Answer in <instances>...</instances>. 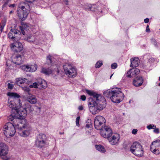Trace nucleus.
I'll use <instances>...</instances> for the list:
<instances>
[{
	"label": "nucleus",
	"instance_id": "55",
	"mask_svg": "<svg viewBox=\"0 0 160 160\" xmlns=\"http://www.w3.org/2000/svg\"><path fill=\"white\" fill-rule=\"evenodd\" d=\"M64 3L66 5H68V0H64L63 1Z\"/></svg>",
	"mask_w": 160,
	"mask_h": 160
},
{
	"label": "nucleus",
	"instance_id": "31",
	"mask_svg": "<svg viewBox=\"0 0 160 160\" xmlns=\"http://www.w3.org/2000/svg\"><path fill=\"white\" fill-rule=\"evenodd\" d=\"M86 127L88 128H91L92 127V121L90 119H88L86 121Z\"/></svg>",
	"mask_w": 160,
	"mask_h": 160
},
{
	"label": "nucleus",
	"instance_id": "7",
	"mask_svg": "<svg viewBox=\"0 0 160 160\" xmlns=\"http://www.w3.org/2000/svg\"><path fill=\"white\" fill-rule=\"evenodd\" d=\"M46 141V135L43 134H40L37 135L36 138L35 146L40 148H44L48 145Z\"/></svg>",
	"mask_w": 160,
	"mask_h": 160
},
{
	"label": "nucleus",
	"instance_id": "30",
	"mask_svg": "<svg viewBox=\"0 0 160 160\" xmlns=\"http://www.w3.org/2000/svg\"><path fill=\"white\" fill-rule=\"evenodd\" d=\"M29 72H34L37 69V66L36 64L32 65L30 66L29 65Z\"/></svg>",
	"mask_w": 160,
	"mask_h": 160
},
{
	"label": "nucleus",
	"instance_id": "5",
	"mask_svg": "<svg viewBox=\"0 0 160 160\" xmlns=\"http://www.w3.org/2000/svg\"><path fill=\"white\" fill-rule=\"evenodd\" d=\"M18 130L15 125L12 124L11 122H8L3 126L2 130V133L7 138L12 137Z\"/></svg>",
	"mask_w": 160,
	"mask_h": 160
},
{
	"label": "nucleus",
	"instance_id": "23",
	"mask_svg": "<svg viewBox=\"0 0 160 160\" xmlns=\"http://www.w3.org/2000/svg\"><path fill=\"white\" fill-rule=\"evenodd\" d=\"M41 72L46 75H49L52 73V71L51 69L48 68H42L41 71Z\"/></svg>",
	"mask_w": 160,
	"mask_h": 160
},
{
	"label": "nucleus",
	"instance_id": "35",
	"mask_svg": "<svg viewBox=\"0 0 160 160\" xmlns=\"http://www.w3.org/2000/svg\"><path fill=\"white\" fill-rule=\"evenodd\" d=\"M95 147L97 150H103L104 149V147L100 145H96Z\"/></svg>",
	"mask_w": 160,
	"mask_h": 160
},
{
	"label": "nucleus",
	"instance_id": "43",
	"mask_svg": "<svg viewBox=\"0 0 160 160\" xmlns=\"http://www.w3.org/2000/svg\"><path fill=\"white\" fill-rule=\"evenodd\" d=\"M117 67V64L116 63H114L112 64L111 65V68L112 69H115Z\"/></svg>",
	"mask_w": 160,
	"mask_h": 160
},
{
	"label": "nucleus",
	"instance_id": "29",
	"mask_svg": "<svg viewBox=\"0 0 160 160\" xmlns=\"http://www.w3.org/2000/svg\"><path fill=\"white\" fill-rule=\"evenodd\" d=\"M6 20L5 19H3L0 24V30L1 32H2L3 30V29L6 24Z\"/></svg>",
	"mask_w": 160,
	"mask_h": 160
},
{
	"label": "nucleus",
	"instance_id": "3",
	"mask_svg": "<svg viewBox=\"0 0 160 160\" xmlns=\"http://www.w3.org/2000/svg\"><path fill=\"white\" fill-rule=\"evenodd\" d=\"M105 97L110 98L113 102L118 103L123 99L124 94L119 88L108 89L103 92Z\"/></svg>",
	"mask_w": 160,
	"mask_h": 160
},
{
	"label": "nucleus",
	"instance_id": "41",
	"mask_svg": "<svg viewBox=\"0 0 160 160\" xmlns=\"http://www.w3.org/2000/svg\"><path fill=\"white\" fill-rule=\"evenodd\" d=\"M156 125H152V124H150L149 125L147 126V128L149 129H154L156 128Z\"/></svg>",
	"mask_w": 160,
	"mask_h": 160
},
{
	"label": "nucleus",
	"instance_id": "61",
	"mask_svg": "<svg viewBox=\"0 0 160 160\" xmlns=\"http://www.w3.org/2000/svg\"><path fill=\"white\" fill-rule=\"evenodd\" d=\"M101 152L104 153L106 151H99Z\"/></svg>",
	"mask_w": 160,
	"mask_h": 160
},
{
	"label": "nucleus",
	"instance_id": "13",
	"mask_svg": "<svg viewBox=\"0 0 160 160\" xmlns=\"http://www.w3.org/2000/svg\"><path fill=\"white\" fill-rule=\"evenodd\" d=\"M95 5H91L89 4H87L84 5L83 9L87 11H92L97 12V13H101L102 12V11L99 10V7H97Z\"/></svg>",
	"mask_w": 160,
	"mask_h": 160
},
{
	"label": "nucleus",
	"instance_id": "12",
	"mask_svg": "<svg viewBox=\"0 0 160 160\" xmlns=\"http://www.w3.org/2000/svg\"><path fill=\"white\" fill-rule=\"evenodd\" d=\"M24 60L25 58L23 55L18 54L16 55H13L12 58V62L17 65L21 64Z\"/></svg>",
	"mask_w": 160,
	"mask_h": 160
},
{
	"label": "nucleus",
	"instance_id": "21",
	"mask_svg": "<svg viewBox=\"0 0 160 160\" xmlns=\"http://www.w3.org/2000/svg\"><path fill=\"white\" fill-rule=\"evenodd\" d=\"M27 100L32 104H35L37 102V99L36 97L31 94H29L27 98Z\"/></svg>",
	"mask_w": 160,
	"mask_h": 160
},
{
	"label": "nucleus",
	"instance_id": "58",
	"mask_svg": "<svg viewBox=\"0 0 160 160\" xmlns=\"http://www.w3.org/2000/svg\"><path fill=\"white\" fill-rule=\"evenodd\" d=\"M78 109L79 110H82L83 109V107L82 106H79L78 107Z\"/></svg>",
	"mask_w": 160,
	"mask_h": 160
},
{
	"label": "nucleus",
	"instance_id": "8",
	"mask_svg": "<svg viewBox=\"0 0 160 160\" xmlns=\"http://www.w3.org/2000/svg\"><path fill=\"white\" fill-rule=\"evenodd\" d=\"M8 106L13 110H15L14 112H17L16 109L18 111H23V109L25 108L21 107V104L19 98H14L13 99L9 100L8 101Z\"/></svg>",
	"mask_w": 160,
	"mask_h": 160
},
{
	"label": "nucleus",
	"instance_id": "38",
	"mask_svg": "<svg viewBox=\"0 0 160 160\" xmlns=\"http://www.w3.org/2000/svg\"><path fill=\"white\" fill-rule=\"evenodd\" d=\"M38 82L37 83L36 82H34L32 85H29V87L31 88H38Z\"/></svg>",
	"mask_w": 160,
	"mask_h": 160
},
{
	"label": "nucleus",
	"instance_id": "15",
	"mask_svg": "<svg viewBox=\"0 0 160 160\" xmlns=\"http://www.w3.org/2000/svg\"><path fill=\"white\" fill-rule=\"evenodd\" d=\"M11 47L12 49L16 52H20L23 49L22 44L19 42H16L12 44Z\"/></svg>",
	"mask_w": 160,
	"mask_h": 160
},
{
	"label": "nucleus",
	"instance_id": "56",
	"mask_svg": "<svg viewBox=\"0 0 160 160\" xmlns=\"http://www.w3.org/2000/svg\"><path fill=\"white\" fill-rule=\"evenodd\" d=\"M8 4V2H5L2 6V8H3L5 7H6Z\"/></svg>",
	"mask_w": 160,
	"mask_h": 160
},
{
	"label": "nucleus",
	"instance_id": "48",
	"mask_svg": "<svg viewBox=\"0 0 160 160\" xmlns=\"http://www.w3.org/2000/svg\"><path fill=\"white\" fill-rule=\"evenodd\" d=\"M153 132L157 134L159 133V130L158 128H155L153 130Z\"/></svg>",
	"mask_w": 160,
	"mask_h": 160
},
{
	"label": "nucleus",
	"instance_id": "44",
	"mask_svg": "<svg viewBox=\"0 0 160 160\" xmlns=\"http://www.w3.org/2000/svg\"><path fill=\"white\" fill-rule=\"evenodd\" d=\"M154 58H150L148 60V66H150V65H151V63H150V62H153L154 61Z\"/></svg>",
	"mask_w": 160,
	"mask_h": 160
},
{
	"label": "nucleus",
	"instance_id": "36",
	"mask_svg": "<svg viewBox=\"0 0 160 160\" xmlns=\"http://www.w3.org/2000/svg\"><path fill=\"white\" fill-rule=\"evenodd\" d=\"M10 95L13 97L12 99L14 98H19L20 96L18 94L15 93H10Z\"/></svg>",
	"mask_w": 160,
	"mask_h": 160
},
{
	"label": "nucleus",
	"instance_id": "9",
	"mask_svg": "<svg viewBox=\"0 0 160 160\" xmlns=\"http://www.w3.org/2000/svg\"><path fill=\"white\" fill-rule=\"evenodd\" d=\"M63 68L65 74L69 77H75L77 72L75 68L69 64L66 63L63 65Z\"/></svg>",
	"mask_w": 160,
	"mask_h": 160
},
{
	"label": "nucleus",
	"instance_id": "28",
	"mask_svg": "<svg viewBox=\"0 0 160 160\" xmlns=\"http://www.w3.org/2000/svg\"><path fill=\"white\" fill-rule=\"evenodd\" d=\"M29 85H28V84L27 86H26L25 84L24 86L22 85V87L21 86L22 90L28 93V95H29V94H30V89L29 88H30L29 87Z\"/></svg>",
	"mask_w": 160,
	"mask_h": 160
},
{
	"label": "nucleus",
	"instance_id": "19",
	"mask_svg": "<svg viewBox=\"0 0 160 160\" xmlns=\"http://www.w3.org/2000/svg\"><path fill=\"white\" fill-rule=\"evenodd\" d=\"M142 146L139 142H135L131 146L130 150H142Z\"/></svg>",
	"mask_w": 160,
	"mask_h": 160
},
{
	"label": "nucleus",
	"instance_id": "32",
	"mask_svg": "<svg viewBox=\"0 0 160 160\" xmlns=\"http://www.w3.org/2000/svg\"><path fill=\"white\" fill-rule=\"evenodd\" d=\"M20 28H22L26 31L29 30L30 28L29 25L27 23L23 24L22 26L20 27Z\"/></svg>",
	"mask_w": 160,
	"mask_h": 160
},
{
	"label": "nucleus",
	"instance_id": "45",
	"mask_svg": "<svg viewBox=\"0 0 160 160\" xmlns=\"http://www.w3.org/2000/svg\"><path fill=\"white\" fill-rule=\"evenodd\" d=\"M12 35V33L11 32H9L8 35V36L9 38H10L12 40H13L15 38L14 36L11 37Z\"/></svg>",
	"mask_w": 160,
	"mask_h": 160
},
{
	"label": "nucleus",
	"instance_id": "34",
	"mask_svg": "<svg viewBox=\"0 0 160 160\" xmlns=\"http://www.w3.org/2000/svg\"><path fill=\"white\" fill-rule=\"evenodd\" d=\"M103 64L102 62L101 61H99L97 62L95 65V67L96 68H100Z\"/></svg>",
	"mask_w": 160,
	"mask_h": 160
},
{
	"label": "nucleus",
	"instance_id": "64",
	"mask_svg": "<svg viewBox=\"0 0 160 160\" xmlns=\"http://www.w3.org/2000/svg\"><path fill=\"white\" fill-rule=\"evenodd\" d=\"M158 85L160 87V83H159V84H158Z\"/></svg>",
	"mask_w": 160,
	"mask_h": 160
},
{
	"label": "nucleus",
	"instance_id": "26",
	"mask_svg": "<svg viewBox=\"0 0 160 160\" xmlns=\"http://www.w3.org/2000/svg\"><path fill=\"white\" fill-rule=\"evenodd\" d=\"M53 57L51 55H49L47 56L46 58L47 62L49 65H52L53 63Z\"/></svg>",
	"mask_w": 160,
	"mask_h": 160
},
{
	"label": "nucleus",
	"instance_id": "24",
	"mask_svg": "<svg viewBox=\"0 0 160 160\" xmlns=\"http://www.w3.org/2000/svg\"><path fill=\"white\" fill-rule=\"evenodd\" d=\"M8 153V151H0V156L3 159L8 160L9 158L6 156Z\"/></svg>",
	"mask_w": 160,
	"mask_h": 160
},
{
	"label": "nucleus",
	"instance_id": "50",
	"mask_svg": "<svg viewBox=\"0 0 160 160\" xmlns=\"http://www.w3.org/2000/svg\"><path fill=\"white\" fill-rule=\"evenodd\" d=\"M140 70L138 68H136L134 71V73L137 75L138 73L139 72Z\"/></svg>",
	"mask_w": 160,
	"mask_h": 160
},
{
	"label": "nucleus",
	"instance_id": "51",
	"mask_svg": "<svg viewBox=\"0 0 160 160\" xmlns=\"http://www.w3.org/2000/svg\"><path fill=\"white\" fill-rule=\"evenodd\" d=\"M138 130L137 129H133L132 131V133L133 134H136Z\"/></svg>",
	"mask_w": 160,
	"mask_h": 160
},
{
	"label": "nucleus",
	"instance_id": "60",
	"mask_svg": "<svg viewBox=\"0 0 160 160\" xmlns=\"http://www.w3.org/2000/svg\"><path fill=\"white\" fill-rule=\"evenodd\" d=\"M143 66L144 67V68H148V66H147L146 65H144Z\"/></svg>",
	"mask_w": 160,
	"mask_h": 160
},
{
	"label": "nucleus",
	"instance_id": "46",
	"mask_svg": "<svg viewBox=\"0 0 160 160\" xmlns=\"http://www.w3.org/2000/svg\"><path fill=\"white\" fill-rule=\"evenodd\" d=\"M8 88L10 89H12L13 87V85L12 84L8 83Z\"/></svg>",
	"mask_w": 160,
	"mask_h": 160
},
{
	"label": "nucleus",
	"instance_id": "33",
	"mask_svg": "<svg viewBox=\"0 0 160 160\" xmlns=\"http://www.w3.org/2000/svg\"><path fill=\"white\" fill-rule=\"evenodd\" d=\"M11 31L15 34H17L20 32V31L17 29L15 26H14L13 28H12V27Z\"/></svg>",
	"mask_w": 160,
	"mask_h": 160
},
{
	"label": "nucleus",
	"instance_id": "47",
	"mask_svg": "<svg viewBox=\"0 0 160 160\" xmlns=\"http://www.w3.org/2000/svg\"><path fill=\"white\" fill-rule=\"evenodd\" d=\"M151 152L155 154H159L160 153V151H151Z\"/></svg>",
	"mask_w": 160,
	"mask_h": 160
},
{
	"label": "nucleus",
	"instance_id": "63",
	"mask_svg": "<svg viewBox=\"0 0 160 160\" xmlns=\"http://www.w3.org/2000/svg\"><path fill=\"white\" fill-rule=\"evenodd\" d=\"M63 133H62V132H60V134H62Z\"/></svg>",
	"mask_w": 160,
	"mask_h": 160
},
{
	"label": "nucleus",
	"instance_id": "20",
	"mask_svg": "<svg viewBox=\"0 0 160 160\" xmlns=\"http://www.w3.org/2000/svg\"><path fill=\"white\" fill-rule=\"evenodd\" d=\"M130 61V67L132 68L138 67L139 63V59L138 58H131Z\"/></svg>",
	"mask_w": 160,
	"mask_h": 160
},
{
	"label": "nucleus",
	"instance_id": "11",
	"mask_svg": "<svg viewBox=\"0 0 160 160\" xmlns=\"http://www.w3.org/2000/svg\"><path fill=\"white\" fill-rule=\"evenodd\" d=\"M99 130H100L101 135L105 138L108 139L113 134L111 128L107 126H105Z\"/></svg>",
	"mask_w": 160,
	"mask_h": 160
},
{
	"label": "nucleus",
	"instance_id": "52",
	"mask_svg": "<svg viewBox=\"0 0 160 160\" xmlns=\"http://www.w3.org/2000/svg\"><path fill=\"white\" fill-rule=\"evenodd\" d=\"M146 31L147 32H150V30L149 28L148 25L147 26L146 28Z\"/></svg>",
	"mask_w": 160,
	"mask_h": 160
},
{
	"label": "nucleus",
	"instance_id": "62",
	"mask_svg": "<svg viewBox=\"0 0 160 160\" xmlns=\"http://www.w3.org/2000/svg\"><path fill=\"white\" fill-rule=\"evenodd\" d=\"M12 13V11H11L10 12V14H11Z\"/></svg>",
	"mask_w": 160,
	"mask_h": 160
},
{
	"label": "nucleus",
	"instance_id": "49",
	"mask_svg": "<svg viewBox=\"0 0 160 160\" xmlns=\"http://www.w3.org/2000/svg\"><path fill=\"white\" fill-rule=\"evenodd\" d=\"M86 97L84 95L81 96L80 99L83 101H84L86 100Z\"/></svg>",
	"mask_w": 160,
	"mask_h": 160
},
{
	"label": "nucleus",
	"instance_id": "4",
	"mask_svg": "<svg viewBox=\"0 0 160 160\" xmlns=\"http://www.w3.org/2000/svg\"><path fill=\"white\" fill-rule=\"evenodd\" d=\"M52 37L49 32H47L45 33H42L40 34L39 38H36L34 36L32 35H28L25 39L28 42L33 43L35 44H40L46 40L51 39Z\"/></svg>",
	"mask_w": 160,
	"mask_h": 160
},
{
	"label": "nucleus",
	"instance_id": "1",
	"mask_svg": "<svg viewBox=\"0 0 160 160\" xmlns=\"http://www.w3.org/2000/svg\"><path fill=\"white\" fill-rule=\"evenodd\" d=\"M14 112L15 113L11 114L8 117V119L12 121V124L15 125L18 134L21 136L26 137L29 134L30 127L24 119L27 115L26 108L23 109V111H18Z\"/></svg>",
	"mask_w": 160,
	"mask_h": 160
},
{
	"label": "nucleus",
	"instance_id": "27",
	"mask_svg": "<svg viewBox=\"0 0 160 160\" xmlns=\"http://www.w3.org/2000/svg\"><path fill=\"white\" fill-rule=\"evenodd\" d=\"M8 147L7 145L2 142L0 141V150H8Z\"/></svg>",
	"mask_w": 160,
	"mask_h": 160
},
{
	"label": "nucleus",
	"instance_id": "59",
	"mask_svg": "<svg viewBox=\"0 0 160 160\" xmlns=\"http://www.w3.org/2000/svg\"><path fill=\"white\" fill-rule=\"evenodd\" d=\"M15 4H10L9 5V6L10 7H14L15 6Z\"/></svg>",
	"mask_w": 160,
	"mask_h": 160
},
{
	"label": "nucleus",
	"instance_id": "25",
	"mask_svg": "<svg viewBox=\"0 0 160 160\" xmlns=\"http://www.w3.org/2000/svg\"><path fill=\"white\" fill-rule=\"evenodd\" d=\"M136 156L138 157H141L143 156V151H129Z\"/></svg>",
	"mask_w": 160,
	"mask_h": 160
},
{
	"label": "nucleus",
	"instance_id": "17",
	"mask_svg": "<svg viewBox=\"0 0 160 160\" xmlns=\"http://www.w3.org/2000/svg\"><path fill=\"white\" fill-rule=\"evenodd\" d=\"M143 80L142 77L138 76L134 80L133 82V85L136 87L141 86L143 82Z\"/></svg>",
	"mask_w": 160,
	"mask_h": 160
},
{
	"label": "nucleus",
	"instance_id": "22",
	"mask_svg": "<svg viewBox=\"0 0 160 160\" xmlns=\"http://www.w3.org/2000/svg\"><path fill=\"white\" fill-rule=\"evenodd\" d=\"M38 87L39 89H44L47 87V85L46 81L42 79H40L38 81Z\"/></svg>",
	"mask_w": 160,
	"mask_h": 160
},
{
	"label": "nucleus",
	"instance_id": "57",
	"mask_svg": "<svg viewBox=\"0 0 160 160\" xmlns=\"http://www.w3.org/2000/svg\"><path fill=\"white\" fill-rule=\"evenodd\" d=\"M27 2H28L29 3H32L33 1H34L35 0H25Z\"/></svg>",
	"mask_w": 160,
	"mask_h": 160
},
{
	"label": "nucleus",
	"instance_id": "2",
	"mask_svg": "<svg viewBox=\"0 0 160 160\" xmlns=\"http://www.w3.org/2000/svg\"><path fill=\"white\" fill-rule=\"evenodd\" d=\"M86 92L88 94L93 96V98H89L88 100L89 109L92 114H96L105 107L106 102L101 95L89 90H86Z\"/></svg>",
	"mask_w": 160,
	"mask_h": 160
},
{
	"label": "nucleus",
	"instance_id": "39",
	"mask_svg": "<svg viewBox=\"0 0 160 160\" xmlns=\"http://www.w3.org/2000/svg\"><path fill=\"white\" fill-rule=\"evenodd\" d=\"M132 69H131L128 71L127 74V76L129 78H131L132 77V76L133 75V73L132 72Z\"/></svg>",
	"mask_w": 160,
	"mask_h": 160
},
{
	"label": "nucleus",
	"instance_id": "6",
	"mask_svg": "<svg viewBox=\"0 0 160 160\" xmlns=\"http://www.w3.org/2000/svg\"><path fill=\"white\" fill-rule=\"evenodd\" d=\"M30 11V6L28 4L19 6L18 9L17 14L20 19L22 21L24 20L27 18Z\"/></svg>",
	"mask_w": 160,
	"mask_h": 160
},
{
	"label": "nucleus",
	"instance_id": "18",
	"mask_svg": "<svg viewBox=\"0 0 160 160\" xmlns=\"http://www.w3.org/2000/svg\"><path fill=\"white\" fill-rule=\"evenodd\" d=\"M150 150H160V140H157L152 142L150 146Z\"/></svg>",
	"mask_w": 160,
	"mask_h": 160
},
{
	"label": "nucleus",
	"instance_id": "42",
	"mask_svg": "<svg viewBox=\"0 0 160 160\" xmlns=\"http://www.w3.org/2000/svg\"><path fill=\"white\" fill-rule=\"evenodd\" d=\"M151 41L152 43V44H153V45H154L155 47H158L157 43V42L156 41V40L154 39L153 38H152L151 39Z\"/></svg>",
	"mask_w": 160,
	"mask_h": 160
},
{
	"label": "nucleus",
	"instance_id": "10",
	"mask_svg": "<svg viewBox=\"0 0 160 160\" xmlns=\"http://www.w3.org/2000/svg\"><path fill=\"white\" fill-rule=\"evenodd\" d=\"M106 122L105 118L101 116H98L95 117L94 120V126L95 128L97 130H99L102 128V125H104Z\"/></svg>",
	"mask_w": 160,
	"mask_h": 160
},
{
	"label": "nucleus",
	"instance_id": "16",
	"mask_svg": "<svg viewBox=\"0 0 160 160\" xmlns=\"http://www.w3.org/2000/svg\"><path fill=\"white\" fill-rule=\"evenodd\" d=\"M16 81L18 85L22 87V85L24 86L25 84L29 85L30 83L27 79L21 78L16 79Z\"/></svg>",
	"mask_w": 160,
	"mask_h": 160
},
{
	"label": "nucleus",
	"instance_id": "53",
	"mask_svg": "<svg viewBox=\"0 0 160 160\" xmlns=\"http://www.w3.org/2000/svg\"><path fill=\"white\" fill-rule=\"evenodd\" d=\"M144 21L145 23H148V22L149 21V19L148 18H147L144 19Z\"/></svg>",
	"mask_w": 160,
	"mask_h": 160
},
{
	"label": "nucleus",
	"instance_id": "54",
	"mask_svg": "<svg viewBox=\"0 0 160 160\" xmlns=\"http://www.w3.org/2000/svg\"><path fill=\"white\" fill-rule=\"evenodd\" d=\"M21 30V32L22 33V34L23 35H24L25 34V30H24V29H23L22 28H20Z\"/></svg>",
	"mask_w": 160,
	"mask_h": 160
},
{
	"label": "nucleus",
	"instance_id": "14",
	"mask_svg": "<svg viewBox=\"0 0 160 160\" xmlns=\"http://www.w3.org/2000/svg\"><path fill=\"white\" fill-rule=\"evenodd\" d=\"M120 138L119 135L116 133L113 134L108 139L111 144L114 145L118 143Z\"/></svg>",
	"mask_w": 160,
	"mask_h": 160
},
{
	"label": "nucleus",
	"instance_id": "37",
	"mask_svg": "<svg viewBox=\"0 0 160 160\" xmlns=\"http://www.w3.org/2000/svg\"><path fill=\"white\" fill-rule=\"evenodd\" d=\"M21 68L24 71L29 72V65H23L21 67Z\"/></svg>",
	"mask_w": 160,
	"mask_h": 160
},
{
	"label": "nucleus",
	"instance_id": "40",
	"mask_svg": "<svg viewBox=\"0 0 160 160\" xmlns=\"http://www.w3.org/2000/svg\"><path fill=\"white\" fill-rule=\"evenodd\" d=\"M80 119V117L78 116L76 119V124L77 126L79 127L80 126L79 122Z\"/></svg>",
	"mask_w": 160,
	"mask_h": 160
}]
</instances>
